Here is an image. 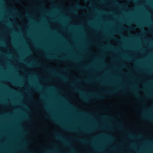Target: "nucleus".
Wrapping results in <instances>:
<instances>
[{
    "instance_id": "1",
    "label": "nucleus",
    "mask_w": 153,
    "mask_h": 153,
    "mask_svg": "<svg viewBox=\"0 0 153 153\" xmlns=\"http://www.w3.org/2000/svg\"><path fill=\"white\" fill-rule=\"evenodd\" d=\"M11 88L10 87V94L11 93ZM11 98V96L10 95V98ZM11 103V100H10V103ZM11 111H10V116H11ZM10 149H11V118H10Z\"/></svg>"
},
{
    "instance_id": "2",
    "label": "nucleus",
    "mask_w": 153,
    "mask_h": 153,
    "mask_svg": "<svg viewBox=\"0 0 153 153\" xmlns=\"http://www.w3.org/2000/svg\"><path fill=\"white\" fill-rule=\"evenodd\" d=\"M82 99L84 101H88V100L85 98H84V97H82Z\"/></svg>"
},
{
    "instance_id": "3",
    "label": "nucleus",
    "mask_w": 153,
    "mask_h": 153,
    "mask_svg": "<svg viewBox=\"0 0 153 153\" xmlns=\"http://www.w3.org/2000/svg\"><path fill=\"white\" fill-rule=\"evenodd\" d=\"M11 58V50H10V58ZM10 69H11V62H10ZM11 82V71H10V82Z\"/></svg>"
},
{
    "instance_id": "4",
    "label": "nucleus",
    "mask_w": 153,
    "mask_h": 153,
    "mask_svg": "<svg viewBox=\"0 0 153 153\" xmlns=\"http://www.w3.org/2000/svg\"><path fill=\"white\" fill-rule=\"evenodd\" d=\"M97 98L98 99H103V98H104L103 97H101V96H97Z\"/></svg>"
},
{
    "instance_id": "5",
    "label": "nucleus",
    "mask_w": 153,
    "mask_h": 153,
    "mask_svg": "<svg viewBox=\"0 0 153 153\" xmlns=\"http://www.w3.org/2000/svg\"><path fill=\"white\" fill-rule=\"evenodd\" d=\"M135 94L136 96L137 97H140V95L139 94H138L135 93Z\"/></svg>"
},
{
    "instance_id": "6",
    "label": "nucleus",
    "mask_w": 153,
    "mask_h": 153,
    "mask_svg": "<svg viewBox=\"0 0 153 153\" xmlns=\"http://www.w3.org/2000/svg\"><path fill=\"white\" fill-rule=\"evenodd\" d=\"M10 27H11V21H10ZM11 29H10V36H11Z\"/></svg>"
},
{
    "instance_id": "7",
    "label": "nucleus",
    "mask_w": 153,
    "mask_h": 153,
    "mask_svg": "<svg viewBox=\"0 0 153 153\" xmlns=\"http://www.w3.org/2000/svg\"><path fill=\"white\" fill-rule=\"evenodd\" d=\"M10 18H11V9L10 7Z\"/></svg>"
},
{
    "instance_id": "8",
    "label": "nucleus",
    "mask_w": 153,
    "mask_h": 153,
    "mask_svg": "<svg viewBox=\"0 0 153 153\" xmlns=\"http://www.w3.org/2000/svg\"><path fill=\"white\" fill-rule=\"evenodd\" d=\"M138 27H141V26H140V25H138Z\"/></svg>"
},
{
    "instance_id": "9",
    "label": "nucleus",
    "mask_w": 153,
    "mask_h": 153,
    "mask_svg": "<svg viewBox=\"0 0 153 153\" xmlns=\"http://www.w3.org/2000/svg\"><path fill=\"white\" fill-rule=\"evenodd\" d=\"M77 7H80L79 5H77Z\"/></svg>"
},
{
    "instance_id": "10",
    "label": "nucleus",
    "mask_w": 153,
    "mask_h": 153,
    "mask_svg": "<svg viewBox=\"0 0 153 153\" xmlns=\"http://www.w3.org/2000/svg\"><path fill=\"white\" fill-rule=\"evenodd\" d=\"M48 57V58H53V57Z\"/></svg>"
},
{
    "instance_id": "11",
    "label": "nucleus",
    "mask_w": 153,
    "mask_h": 153,
    "mask_svg": "<svg viewBox=\"0 0 153 153\" xmlns=\"http://www.w3.org/2000/svg\"><path fill=\"white\" fill-rule=\"evenodd\" d=\"M109 93H114V92H111H111H110Z\"/></svg>"
},
{
    "instance_id": "12",
    "label": "nucleus",
    "mask_w": 153,
    "mask_h": 153,
    "mask_svg": "<svg viewBox=\"0 0 153 153\" xmlns=\"http://www.w3.org/2000/svg\"><path fill=\"white\" fill-rule=\"evenodd\" d=\"M62 77L64 79H65V78L64 77Z\"/></svg>"
},
{
    "instance_id": "13",
    "label": "nucleus",
    "mask_w": 153,
    "mask_h": 153,
    "mask_svg": "<svg viewBox=\"0 0 153 153\" xmlns=\"http://www.w3.org/2000/svg\"><path fill=\"white\" fill-rule=\"evenodd\" d=\"M46 118H49L48 117H47V116H46Z\"/></svg>"
},
{
    "instance_id": "14",
    "label": "nucleus",
    "mask_w": 153,
    "mask_h": 153,
    "mask_svg": "<svg viewBox=\"0 0 153 153\" xmlns=\"http://www.w3.org/2000/svg\"><path fill=\"white\" fill-rule=\"evenodd\" d=\"M149 120H150V121H152V120H150V119H149Z\"/></svg>"
},
{
    "instance_id": "15",
    "label": "nucleus",
    "mask_w": 153,
    "mask_h": 153,
    "mask_svg": "<svg viewBox=\"0 0 153 153\" xmlns=\"http://www.w3.org/2000/svg\"><path fill=\"white\" fill-rule=\"evenodd\" d=\"M71 85H73L72 84H71Z\"/></svg>"
},
{
    "instance_id": "16",
    "label": "nucleus",
    "mask_w": 153,
    "mask_h": 153,
    "mask_svg": "<svg viewBox=\"0 0 153 153\" xmlns=\"http://www.w3.org/2000/svg\"><path fill=\"white\" fill-rule=\"evenodd\" d=\"M76 91H78V92H79V91H78V90H77Z\"/></svg>"
},
{
    "instance_id": "17",
    "label": "nucleus",
    "mask_w": 153,
    "mask_h": 153,
    "mask_svg": "<svg viewBox=\"0 0 153 153\" xmlns=\"http://www.w3.org/2000/svg\"><path fill=\"white\" fill-rule=\"evenodd\" d=\"M10 4L11 3V0H10Z\"/></svg>"
},
{
    "instance_id": "18",
    "label": "nucleus",
    "mask_w": 153,
    "mask_h": 153,
    "mask_svg": "<svg viewBox=\"0 0 153 153\" xmlns=\"http://www.w3.org/2000/svg\"><path fill=\"white\" fill-rule=\"evenodd\" d=\"M56 138H58V137H56Z\"/></svg>"
},
{
    "instance_id": "19",
    "label": "nucleus",
    "mask_w": 153,
    "mask_h": 153,
    "mask_svg": "<svg viewBox=\"0 0 153 153\" xmlns=\"http://www.w3.org/2000/svg\"><path fill=\"white\" fill-rule=\"evenodd\" d=\"M10 42H11V40H10Z\"/></svg>"
}]
</instances>
